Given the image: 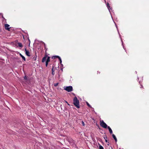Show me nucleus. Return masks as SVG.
Masks as SVG:
<instances>
[{"label":"nucleus","mask_w":149,"mask_h":149,"mask_svg":"<svg viewBox=\"0 0 149 149\" xmlns=\"http://www.w3.org/2000/svg\"><path fill=\"white\" fill-rule=\"evenodd\" d=\"M82 124H83V126H85V124H84V122L83 121H82Z\"/></svg>","instance_id":"nucleus-21"},{"label":"nucleus","mask_w":149,"mask_h":149,"mask_svg":"<svg viewBox=\"0 0 149 149\" xmlns=\"http://www.w3.org/2000/svg\"><path fill=\"white\" fill-rule=\"evenodd\" d=\"M107 128H108V129H109V130L110 133L111 134H112L113 133V132H112V130L110 128V127L109 126H108Z\"/></svg>","instance_id":"nucleus-7"},{"label":"nucleus","mask_w":149,"mask_h":149,"mask_svg":"<svg viewBox=\"0 0 149 149\" xmlns=\"http://www.w3.org/2000/svg\"><path fill=\"white\" fill-rule=\"evenodd\" d=\"M10 35H12V36H13V35H12L11 33H10Z\"/></svg>","instance_id":"nucleus-23"},{"label":"nucleus","mask_w":149,"mask_h":149,"mask_svg":"<svg viewBox=\"0 0 149 149\" xmlns=\"http://www.w3.org/2000/svg\"><path fill=\"white\" fill-rule=\"evenodd\" d=\"M87 105L90 107H91V106L89 104L88 102H86Z\"/></svg>","instance_id":"nucleus-18"},{"label":"nucleus","mask_w":149,"mask_h":149,"mask_svg":"<svg viewBox=\"0 0 149 149\" xmlns=\"http://www.w3.org/2000/svg\"><path fill=\"white\" fill-rule=\"evenodd\" d=\"M106 3V1L105 0L104 1ZM106 4L107 5V7L109 9V10L110 8V7L109 3L108 2L107 3H106Z\"/></svg>","instance_id":"nucleus-10"},{"label":"nucleus","mask_w":149,"mask_h":149,"mask_svg":"<svg viewBox=\"0 0 149 149\" xmlns=\"http://www.w3.org/2000/svg\"><path fill=\"white\" fill-rule=\"evenodd\" d=\"M48 63L49 62H46H46H45V65H46V66L47 67V65H48Z\"/></svg>","instance_id":"nucleus-20"},{"label":"nucleus","mask_w":149,"mask_h":149,"mask_svg":"<svg viewBox=\"0 0 149 149\" xmlns=\"http://www.w3.org/2000/svg\"><path fill=\"white\" fill-rule=\"evenodd\" d=\"M52 74L53 75H54L55 74V72H54V66H53L52 68Z\"/></svg>","instance_id":"nucleus-8"},{"label":"nucleus","mask_w":149,"mask_h":149,"mask_svg":"<svg viewBox=\"0 0 149 149\" xmlns=\"http://www.w3.org/2000/svg\"><path fill=\"white\" fill-rule=\"evenodd\" d=\"M25 53L26 55L28 56H30V52L29 51L27 50L26 49V48H25Z\"/></svg>","instance_id":"nucleus-6"},{"label":"nucleus","mask_w":149,"mask_h":149,"mask_svg":"<svg viewBox=\"0 0 149 149\" xmlns=\"http://www.w3.org/2000/svg\"><path fill=\"white\" fill-rule=\"evenodd\" d=\"M99 149H104L103 147L101 145H100L99 146Z\"/></svg>","instance_id":"nucleus-17"},{"label":"nucleus","mask_w":149,"mask_h":149,"mask_svg":"<svg viewBox=\"0 0 149 149\" xmlns=\"http://www.w3.org/2000/svg\"><path fill=\"white\" fill-rule=\"evenodd\" d=\"M1 15H2V18H4L3 17V15H2V14Z\"/></svg>","instance_id":"nucleus-22"},{"label":"nucleus","mask_w":149,"mask_h":149,"mask_svg":"<svg viewBox=\"0 0 149 149\" xmlns=\"http://www.w3.org/2000/svg\"><path fill=\"white\" fill-rule=\"evenodd\" d=\"M58 58L60 61V63H61L62 62V60H61V58L59 57Z\"/></svg>","instance_id":"nucleus-19"},{"label":"nucleus","mask_w":149,"mask_h":149,"mask_svg":"<svg viewBox=\"0 0 149 149\" xmlns=\"http://www.w3.org/2000/svg\"><path fill=\"white\" fill-rule=\"evenodd\" d=\"M64 89L68 92L72 91L73 89L72 86H68L64 87Z\"/></svg>","instance_id":"nucleus-3"},{"label":"nucleus","mask_w":149,"mask_h":149,"mask_svg":"<svg viewBox=\"0 0 149 149\" xmlns=\"http://www.w3.org/2000/svg\"><path fill=\"white\" fill-rule=\"evenodd\" d=\"M11 28L10 27V29H11Z\"/></svg>","instance_id":"nucleus-26"},{"label":"nucleus","mask_w":149,"mask_h":149,"mask_svg":"<svg viewBox=\"0 0 149 149\" xmlns=\"http://www.w3.org/2000/svg\"><path fill=\"white\" fill-rule=\"evenodd\" d=\"M59 57V56H54L52 57V58L54 59L56 58H58Z\"/></svg>","instance_id":"nucleus-12"},{"label":"nucleus","mask_w":149,"mask_h":149,"mask_svg":"<svg viewBox=\"0 0 149 149\" xmlns=\"http://www.w3.org/2000/svg\"><path fill=\"white\" fill-rule=\"evenodd\" d=\"M73 104L77 108H80L79 101L76 97H75L73 99Z\"/></svg>","instance_id":"nucleus-1"},{"label":"nucleus","mask_w":149,"mask_h":149,"mask_svg":"<svg viewBox=\"0 0 149 149\" xmlns=\"http://www.w3.org/2000/svg\"><path fill=\"white\" fill-rule=\"evenodd\" d=\"M58 83H55V84H54V86H55L56 87L58 85Z\"/></svg>","instance_id":"nucleus-16"},{"label":"nucleus","mask_w":149,"mask_h":149,"mask_svg":"<svg viewBox=\"0 0 149 149\" xmlns=\"http://www.w3.org/2000/svg\"><path fill=\"white\" fill-rule=\"evenodd\" d=\"M24 80H27V77L26 76H25L24 77Z\"/></svg>","instance_id":"nucleus-15"},{"label":"nucleus","mask_w":149,"mask_h":149,"mask_svg":"<svg viewBox=\"0 0 149 149\" xmlns=\"http://www.w3.org/2000/svg\"><path fill=\"white\" fill-rule=\"evenodd\" d=\"M112 136L113 137V138L115 140L116 142L117 141V139L116 138V137L115 136L114 134H113Z\"/></svg>","instance_id":"nucleus-11"},{"label":"nucleus","mask_w":149,"mask_h":149,"mask_svg":"<svg viewBox=\"0 0 149 149\" xmlns=\"http://www.w3.org/2000/svg\"><path fill=\"white\" fill-rule=\"evenodd\" d=\"M46 61V62H48L50 61V57L48 56L46 54L42 58V62L43 63L44 62Z\"/></svg>","instance_id":"nucleus-2"},{"label":"nucleus","mask_w":149,"mask_h":149,"mask_svg":"<svg viewBox=\"0 0 149 149\" xmlns=\"http://www.w3.org/2000/svg\"><path fill=\"white\" fill-rule=\"evenodd\" d=\"M20 55L22 57V58L25 61V57L24 56L22 55L21 54H20Z\"/></svg>","instance_id":"nucleus-13"},{"label":"nucleus","mask_w":149,"mask_h":149,"mask_svg":"<svg viewBox=\"0 0 149 149\" xmlns=\"http://www.w3.org/2000/svg\"><path fill=\"white\" fill-rule=\"evenodd\" d=\"M9 25L7 24H6L4 25V27L5 29L6 30L9 31Z\"/></svg>","instance_id":"nucleus-5"},{"label":"nucleus","mask_w":149,"mask_h":149,"mask_svg":"<svg viewBox=\"0 0 149 149\" xmlns=\"http://www.w3.org/2000/svg\"><path fill=\"white\" fill-rule=\"evenodd\" d=\"M97 72H98V73H99V74H100V72H99V71H97Z\"/></svg>","instance_id":"nucleus-25"},{"label":"nucleus","mask_w":149,"mask_h":149,"mask_svg":"<svg viewBox=\"0 0 149 149\" xmlns=\"http://www.w3.org/2000/svg\"><path fill=\"white\" fill-rule=\"evenodd\" d=\"M66 103H67L68 105H69V104L68 103L67 101H66Z\"/></svg>","instance_id":"nucleus-24"},{"label":"nucleus","mask_w":149,"mask_h":149,"mask_svg":"<svg viewBox=\"0 0 149 149\" xmlns=\"http://www.w3.org/2000/svg\"><path fill=\"white\" fill-rule=\"evenodd\" d=\"M104 138L105 140V142H108L107 140V137L105 136L104 137Z\"/></svg>","instance_id":"nucleus-14"},{"label":"nucleus","mask_w":149,"mask_h":149,"mask_svg":"<svg viewBox=\"0 0 149 149\" xmlns=\"http://www.w3.org/2000/svg\"><path fill=\"white\" fill-rule=\"evenodd\" d=\"M100 125L102 127L105 128H106L108 127L107 125L103 120L100 121Z\"/></svg>","instance_id":"nucleus-4"},{"label":"nucleus","mask_w":149,"mask_h":149,"mask_svg":"<svg viewBox=\"0 0 149 149\" xmlns=\"http://www.w3.org/2000/svg\"><path fill=\"white\" fill-rule=\"evenodd\" d=\"M17 44L18 45V46L19 47H23V45L21 43L18 42V43Z\"/></svg>","instance_id":"nucleus-9"}]
</instances>
